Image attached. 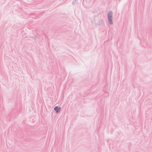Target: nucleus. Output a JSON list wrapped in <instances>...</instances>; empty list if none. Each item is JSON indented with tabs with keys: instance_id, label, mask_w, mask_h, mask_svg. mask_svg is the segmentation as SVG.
<instances>
[{
	"instance_id": "1",
	"label": "nucleus",
	"mask_w": 152,
	"mask_h": 152,
	"mask_svg": "<svg viewBox=\"0 0 152 152\" xmlns=\"http://www.w3.org/2000/svg\"><path fill=\"white\" fill-rule=\"evenodd\" d=\"M112 12H110L108 14V17L109 20V21L110 24H113L112 21Z\"/></svg>"
},
{
	"instance_id": "2",
	"label": "nucleus",
	"mask_w": 152,
	"mask_h": 152,
	"mask_svg": "<svg viewBox=\"0 0 152 152\" xmlns=\"http://www.w3.org/2000/svg\"><path fill=\"white\" fill-rule=\"evenodd\" d=\"M54 110L56 111V113H58L60 112L61 108H58V107L57 106L56 107L54 108Z\"/></svg>"
}]
</instances>
